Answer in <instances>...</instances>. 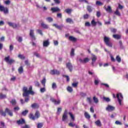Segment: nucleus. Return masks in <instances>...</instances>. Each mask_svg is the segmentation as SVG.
<instances>
[{"label":"nucleus","mask_w":128,"mask_h":128,"mask_svg":"<svg viewBox=\"0 0 128 128\" xmlns=\"http://www.w3.org/2000/svg\"><path fill=\"white\" fill-rule=\"evenodd\" d=\"M58 88V86H56V82H53L52 84V90H56Z\"/></svg>","instance_id":"obj_40"},{"label":"nucleus","mask_w":128,"mask_h":128,"mask_svg":"<svg viewBox=\"0 0 128 128\" xmlns=\"http://www.w3.org/2000/svg\"><path fill=\"white\" fill-rule=\"evenodd\" d=\"M8 24L10 26H12V28H18V25L16 24L12 23L10 22H8Z\"/></svg>","instance_id":"obj_17"},{"label":"nucleus","mask_w":128,"mask_h":128,"mask_svg":"<svg viewBox=\"0 0 128 128\" xmlns=\"http://www.w3.org/2000/svg\"><path fill=\"white\" fill-rule=\"evenodd\" d=\"M85 26H90V22H86L85 23Z\"/></svg>","instance_id":"obj_64"},{"label":"nucleus","mask_w":128,"mask_h":128,"mask_svg":"<svg viewBox=\"0 0 128 128\" xmlns=\"http://www.w3.org/2000/svg\"><path fill=\"white\" fill-rule=\"evenodd\" d=\"M16 124L19 126L20 124H26V120H24V118H21L16 121Z\"/></svg>","instance_id":"obj_12"},{"label":"nucleus","mask_w":128,"mask_h":128,"mask_svg":"<svg viewBox=\"0 0 128 128\" xmlns=\"http://www.w3.org/2000/svg\"><path fill=\"white\" fill-rule=\"evenodd\" d=\"M67 90L69 92H72V88L70 86H68L67 88Z\"/></svg>","instance_id":"obj_51"},{"label":"nucleus","mask_w":128,"mask_h":128,"mask_svg":"<svg viewBox=\"0 0 128 128\" xmlns=\"http://www.w3.org/2000/svg\"><path fill=\"white\" fill-rule=\"evenodd\" d=\"M70 55L71 56H74V49L73 48L71 50Z\"/></svg>","instance_id":"obj_48"},{"label":"nucleus","mask_w":128,"mask_h":128,"mask_svg":"<svg viewBox=\"0 0 128 128\" xmlns=\"http://www.w3.org/2000/svg\"><path fill=\"white\" fill-rule=\"evenodd\" d=\"M6 98V95L2 93H0V100H4V98Z\"/></svg>","instance_id":"obj_32"},{"label":"nucleus","mask_w":128,"mask_h":128,"mask_svg":"<svg viewBox=\"0 0 128 128\" xmlns=\"http://www.w3.org/2000/svg\"><path fill=\"white\" fill-rule=\"evenodd\" d=\"M52 26H54V28H58V30H62V26L58 25V24H52Z\"/></svg>","instance_id":"obj_29"},{"label":"nucleus","mask_w":128,"mask_h":128,"mask_svg":"<svg viewBox=\"0 0 128 128\" xmlns=\"http://www.w3.org/2000/svg\"><path fill=\"white\" fill-rule=\"evenodd\" d=\"M114 106L108 105V106L106 108V110H108V112H112L113 110H115Z\"/></svg>","instance_id":"obj_13"},{"label":"nucleus","mask_w":128,"mask_h":128,"mask_svg":"<svg viewBox=\"0 0 128 128\" xmlns=\"http://www.w3.org/2000/svg\"><path fill=\"white\" fill-rule=\"evenodd\" d=\"M28 110H26L22 112L21 114L22 116H26V114H28Z\"/></svg>","instance_id":"obj_30"},{"label":"nucleus","mask_w":128,"mask_h":128,"mask_svg":"<svg viewBox=\"0 0 128 128\" xmlns=\"http://www.w3.org/2000/svg\"><path fill=\"white\" fill-rule=\"evenodd\" d=\"M16 38L18 42H22V38L21 36L16 37Z\"/></svg>","instance_id":"obj_44"},{"label":"nucleus","mask_w":128,"mask_h":128,"mask_svg":"<svg viewBox=\"0 0 128 128\" xmlns=\"http://www.w3.org/2000/svg\"><path fill=\"white\" fill-rule=\"evenodd\" d=\"M18 72L20 74H22L24 72V68L22 67V66H21L18 68Z\"/></svg>","instance_id":"obj_27"},{"label":"nucleus","mask_w":128,"mask_h":128,"mask_svg":"<svg viewBox=\"0 0 128 128\" xmlns=\"http://www.w3.org/2000/svg\"><path fill=\"white\" fill-rule=\"evenodd\" d=\"M64 78H66V82H70V77L68 75H63Z\"/></svg>","instance_id":"obj_54"},{"label":"nucleus","mask_w":128,"mask_h":128,"mask_svg":"<svg viewBox=\"0 0 128 128\" xmlns=\"http://www.w3.org/2000/svg\"><path fill=\"white\" fill-rule=\"evenodd\" d=\"M0 12H3L5 14H8V8L6 7L0 5Z\"/></svg>","instance_id":"obj_5"},{"label":"nucleus","mask_w":128,"mask_h":128,"mask_svg":"<svg viewBox=\"0 0 128 128\" xmlns=\"http://www.w3.org/2000/svg\"><path fill=\"white\" fill-rule=\"evenodd\" d=\"M84 116L86 118H87V120H90V115L88 113V112H85L84 114Z\"/></svg>","instance_id":"obj_24"},{"label":"nucleus","mask_w":128,"mask_h":128,"mask_svg":"<svg viewBox=\"0 0 128 128\" xmlns=\"http://www.w3.org/2000/svg\"><path fill=\"white\" fill-rule=\"evenodd\" d=\"M93 100L94 101V102H95V104L98 103V99L97 98H96V96L93 97Z\"/></svg>","instance_id":"obj_42"},{"label":"nucleus","mask_w":128,"mask_h":128,"mask_svg":"<svg viewBox=\"0 0 128 128\" xmlns=\"http://www.w3.org/2000/svg\"><path fill=\"white\" fill-rule=\"evenodd\" d=\"M41 26H42L43 28H45V30L48 28V26L46 24L44 23V22L41 23Z\"/></svg>","instance_id":"obj_26"},{"label":"nucleus","mask_w":128,"mask_h":128,"mask_svg":"<svg viewBox=\"0 0 128 128\" xmlns=\"http://www.w3.org/2000/svg\"><path fill=\"white\" fill-rule=\"evenodd\" d=\"M57 18H62V13L57 14Z\"/></svg>","instance_id":"obj_59"},{"label":"nucleus","mask_w":128,"mask_h":128,"mask_svg":"<svg viewBox=\"0 0 128 128\" xmlns=\"http://www.w3.org/2000/svg\"><path fill=\"white\" fill-rule=\"evenodd\" d=\"M40 92H46V88H42L40 89Z\"/></svg>","instance_id":"obj_62"},{"label":"nucleus","mask_w":128,"mask_h":128,"mask_svg":"<svg viewBox=\"0 0 128 128\" xmlns=\"http://www.w3.org/2000/svg\"><path fill=\"white\" fill-rule=\"evenodd\" d=\"M66 120H68V110H65L62 117V122H64Z\"/></svg>","instance_id":"obj_9"},{"label":"nucleus","mask_w":128,"mask_h":128,"mask_svg":"<svg viewBox=\"0 0 128 128\" xmlns=\"http://www.w3.org/2000/svg\"><path fill=\"white\" fill-rule=\"evenodd\" d=\"M62 112V108H58L57 110L58 114H60Z\"/></svg>","instance_id":"obj_57"},{"label":"nucleus","mask_w":128,"mask_h":128,"mask_svg":"<svg viewBox=\"0 0 128 128\" xmlns=\"http://www.w3.org/2000/svg\"><path fill=\"white\" fill-rule=\"evenodd\" d=\"M86 100L88 102V104H92V98L88 97L86 98Z\"/></svg>","instance_id":"obj_41"},{"label":"nucleus","mask_w":128,"mask_h":128,"mask_svg":"<svg viewBox=\"0 0 128 128\" xmlns=\"http://www.w3.org/2000/svg\"><path fill=\"white\" fill-rule=\"evenodd\" d=\"M10 56H8L7 57H5L4 60L6 62H8L9 64H12L14 62V59H10Z\"/></svg>","instance_id":"obj_7"},{"label":"nucleus","mask_w":128,"mask_h":128,"mask_svg":"<svg viewBox=\"0 0 128 128\" xmlns=\"http://www.w3.org/2000/svg\"><path fill=\"white\" fill-rule=\"evenodd\" d=\"M96 6H104V4L99 0H97L96 2Z\"/></svg>","instance_id":"obj_21"},{"label":"nucleus","mask_w":128,"mask_h":128,"mask_svg":"<svg viewBox=\"0 0 128 128\" xmlns=\"http://www.w3.org/2000/svg\"><path fill=\"white\" fill-rule=\"evenodd\" d=\"M119 46L122 50L124 49V46L122 45V40L119 42Z\"/></svg>","instance_id":"obj_50"},{"label":"nucleus","mask_w":128,"mask_h":128,"mask_svg":"<svg viewBox=\"0 0 128 128\" xmlns=\"http://www.w3.org/2000/svg\"><path fill=\"white\" fill-rule=\"evenodd\" d=\"M94 124L96 126H102V122H100V120H97L94 122Z\"/></svg>","instance_id":"obj_23"},{"label":"nucleus","mask_w":128,"mask_h":128,"mask_svg":"<svg viewBox=\"0 0 128 128\" xmlns=\"http://www.w3.org/2000/svg\"><path fill=\"white\" fill-rule=\"evenodd\" d=\"M111 32H113V34H116V29L114 28H112L110 30Z\"/></svg>","instance_id":"obj_55"},{"label":"nucleus","mask_w":128,"mask_h":128,"mask_svg":"<svg viewBox=\"0 0 128 128\" xmlns=\"http://www.w3.org/2000/svg\"><path fill=\"white\" fill-rule=\"evenodd\" d=\"M66 22L67 24H74V20L70 18H67Z\"/></svg>","instance_id":"obj_22"},{"label":"nucleus","mask_w":128,"mask_h":128,"mask_svg":"<svg viewBox=\"0 0 128 128\" xmlns=\"http://www.w3.org/2000/svg\"><path fill=\"white\" fill-rule=\"evenodd\" d=\"M104 100H105V102H110V99L109 98L107 97H103Z\"/></svg>","instance_id":"obj_35"},{"label":"nucleus","mask_w":128,"mask_h":128,"mask_svg":"<svg viewBox=\"0 0 128 128\" xmlns=\"http://www.w3.org/2000/svg\"><path fill=\"white\" fill-rule=\"evenodd\" d=\"M96 55H94L92 54V66H94V62H96Z\"/></svg>","instance_id":"obj_14"},{"label":"nucleus","mask_w":128,"mask_h":128,"mask_svg":"<svg viewBox=\"0 0 128 128\" xmlns=\"http://www.w3.org/2000/svg\"><path fill=\"white\" fill-rule=\"evenodd\" d=\"M30 36L32 38V40H36V38L34 36V30H30Z\"/></svg>","instance_id":"obj_6"},{"label":"nucleus","mask_w":128,"mask_h":128,"mask_svg":"<svg viewBox=\"0 0 128 128\" xmlns=\"http://www.w3.org/2000/svg\"><path fill=\"white\" fill-rule=\"evenodd\" d=\"M22 92V96L24 98H25V100L24 101V100L22 99L20 100L22 104H24V102H28V100H30V94H32V96L34 94V92L32 90V86H30L29 88H28L26 86L23 87Z\"/></svg>","instance_id":"obj_1"},{"label":"nucleus","mask_w":128,"mask_h":128,"mask_svg":"<svg viewBox=\"0 0 128 128\" xmlns=\"http://www.w3.org/2000/svg\"><path fill=\"white\" fill-rule=\"evenodd\" d=\"M35 86H40V82L38 81L34 82Z\"/></svg>","instance_id":"obj_63"},{"label":"nucleus","mask_w":128,"mask_h":128,"mask_svg":"<svg viewBox=\"0 0 128 128\" xmlns=\"http://www.w3.org/2000/svg\"><path fill=\"white\" fill-rule=\"evenodd\" d=\"M50 74H52V76H54V74H56V76H60V72L57 70H50Z\"/></svg>","instance_id":"obj_10"},{"label":"nucleus","mask_w":128,"mask_h":128,"mask_svg":"<svg viewBox=\"0 0 128 128\" xmlns=\"http://www.w3.org/2000/svg\"><path fill=\"white\" fill-rule=\"evenodd\" d=\"M96 16L97 18H100L101 16L100 12L97 11L96 14Z\"/></svg>","instance_id":"obj_58"},{"label":"nucleus","mask_w":128,"mask_h":128,"mask_svg":"<svg viewBox=\"0 0 128 128\" xmlns=\"http://www.w3.org/2000/svg\"><path fill=\"white\" fill-rule=\"evenodd\" d=\"M68 38H69V40H70V42H74L76 40V38L72 36H70Z\"/></svg>","instance_id":"obj_28"},{"label":"nucleus","mask_w":128,"mask_h":128,"mask_svg":"<svg viewBox=\"0 0 128 128\" xmlns=\"http://www.w3.org/2000/svg\"><path fill=\"white\" fill-rule=\"evenodd\" d=\"M66 68H68V70H69V72H72L74 67L72 66V63H70V62L66 63Z\"/></svg>","instance_id":"obj_8"},{"label":"nucleus","mask_w":128,"mask_h":128,"mask_svg":"<svg viewBox=\"0 0 128 128\" xmlns=\"http://www.w3.org/2000/svg\"><path fill=\"white\" fill-rule=\"evenodd\" d=\"M46 20H48V22H53V20H54V19L52 17H48L46 18Z\"/></svg>","instance_id":"obj_47"},{"label":"nucleus","mask_w":128,"mask_h":128,"mask_svg":"<svg viewBox=\"0 0 128 128\" xmlns=\"http://www.w3.org/2000/svg\"><path fill=\"white\" fill-rule=\"evenodd\" d=\"M8 114V116H14V114H12V112L8 108H6L5 110V112L2 111V110H0V114L4 116H6V113Z\"/></svg>","instance_id":"obj_3"},{"label":"nucleus","mask_w":128,"mask_h":128,"mask_svg":"<svg viewBox=\"0 0 128 128\" xmlns=\"http://www.w3.org/2000/svg\"><path fill=\"white\" fill-rule=\"evenodd\" d=\"M100 82L98 81V80H95L94 82V84H95V86H98V84Z\"/></svg>","instance_id":"obj_61"},{"label":"nucleus","mask_w":128,"mask_h":128,"mask_svg":"<svg viewBox=\"0 0 128 128\" xmlns=\"http://www.w3.org/2000/svg\"><path fill=\"white\" fill-rule=\"evenodd\" d=\"M50 100L53 102L54 104H60V100H58L57 101L56 100V99L52 98H50Z\"/></svg>","instance_id":"obj_11"},{"label":"nucleus","mask_w":128,"mask_h":128,"mask_svg":"<svg viewBox=\"0 0 128 128\" xmlns=\"http://www.w3.org/2000/svg\"><path fill=\"white\" fill-rule=\"evenodd\" d=\"M68 114H70L72 122H74V114H72L70 112H69Z\"/></svg>","instance_id":"obj_37"},{"label":"nucleus","mask_w":128,"mask_h":128,"mask_svg":"<svg viewBox=\"0 0 128 128\" xmlns=\"http://www.w3.org/2000/svg\"><path fill=\"white\" fill-rule=\"evenodd\" d=\"M115 14H116V16H120V12H118V9L117 8L116 10V12H114Z\"/></svg>","instance_id":"obj_45"},{"label":"nucleus","mask_w":128,"mask_h":128,"mask_svg":"<svg viewBox=\"0 0 128 128\" xmlns=\"http://www.w3.org/2000/svg\"><path fill=\"white\" fill-rule=\"evenodd\" d=\"M44 126V124L42 123H38L37 125V128H42Z\"/></svg>","instance_id":"obj_49"},{"label":"nucleus","mask_w":128,"mask_h":128,"mask_svg":"<svg viewBox=\"0 0 128 128\" xmlns=\"http://www.w3.org/2000/svg\"><path fill=\"white\" fill-rule=\"evenodd\" d=\"M65 12H66V14H72V10L70 8L66 9Z\"/></svg>","instance_id":"obj_34"},{"label":"nucleus","mask_w":128,"mask_h":128,"mask_svg":"<svg viewBox=\"0 0 128 128\" xmlns=\"http://www.w3.org/2000/svg\"><path fill=\"white\" fill-rule=\"evenodd\" d=\"M84 62L85 64H86V62H90V59L88 58H86L84 59Z\"/></svg>","instance_id":"obj_56"},{"label":"nucleus","mask_w":128,"mask_h":128,"mask_svg":"<svg viewBox=\"0 0 128 128\" xmlns=\"http://www.w3.org/2000/svg\"><path fill=\"white\" fill-rule=\"evenodd\" d=\"M104 8L106 10L107 12H110V14H112V7L110 6H108L107 8H106V6H104Z\"/></svg>","instance_id":"obj_16"},{"label":"nucleus","mask_w":128,"mask_h":128,"mask_svg":"<svg viewBox=\"0 0 128 128\" xmlns=\"http://www.w3.org/2000/svg\"><path fill=\"white\" fill-rule=\"evenodd\" d=\"M104 42H105L106 46H109V48H112V44L110 41V38L105 36L104 38Z\"/></svg>","instance_id":"obj_4"},{"label":"nucleus","mask_w":128,"mask_h":128,"mask_svg":"<svg viewBox=\"0 0 128 128\" xmlns=\"http://www.w3.org/2000/svg\"><path fill=\"white\" fill-rule=\"evenodd\" d=\"M40 113L38 110H36V112L34 115L32 113H30L28 116L29 118H30V120H34L36 119L38 120V118H40Z\"/></svg>","instance_id":"obj_2"},{"label":"nucleus","mask_w":128,"mask_h":128,"mask_svg":"<svg viewBox=\"0 0 128 128\" xmlns=\"http://www.w3.org/2000/svg\"><path fill=\"white\" fill-rule=\"evenodd\" d=\"M51 10L52 13L54 12H60V9L58 7L52 8H51Z\"/></svg>","instance_id":"obj_15"},{"label":"nucleus","mask_w":128,"mask_h":128,"mask_svg":"<svg viewBox=\"0 0 128 128\" xmlns=\"http://www.w3.org/2000/svg\"><path fill=\"white\" fill-rule=\"evenodd\" d=\"M68 126H70V128H74V126H75L76 128H80L78 125L76 124L72 123V122H70L68 124Z\"/></svg>","instance_id":"obj_18"},{"label":"nucleus","mask_w":128,"mask_h":128,"mask_svg":"<svg viewBox=\"0 0 128 128\" xmlns=\"http://www.w3.org/2000/svg\"><path fill=\"white\" fill-rule=\"evenodd\" d=\"M84 20H88V14H86L84 15Z\"/></svg>","instance_id":"obj_60"},{"label":"nucleus","mask_w":128,"mask_h":128,"mask_svg":"<svg viewBox=\"0 0 128 128\" xmlns=\"http://www.w3.org/2000/svg\"><path fill=\"white\" fill-rule=\"evenodd\" d=\"M91 24L92 26H96V21H94V20H92Z\"/></svg>","instance_id":"obj_53"},{"label":"nucleus","mask_w":128,"mask_h":128,"mask_svg":"<svg viewBox=\"0 0 128 128\" xmlns=\"http://www.w3.org/2000/svg\"><path fill=\"white\" fill-rule=\"evenodd\" d=\"M10 103L12 104V106H14L16 104V100H12L11 101H10Z\"/></svg>","instance_id":"obj_39"},{"label":"nucleus","mask_w":128,"mask_h":128,"mask_svg":"<svg viewBox=\"0 0 128 128\" xmlns=\"http://www.w3.org/2000/svg\"><path fill=\"white\" fill-rule=\"evenodd\" d=\"M31 107L32 108H40V106H38V104L37 103H34L33 104H32Z\"/></svg>","instance_id":"obj_20"},{"label":"nucleus","mask_w":128,"mask_h":128,"mask_svg":"<svg viewBox=\"0 0 128 128\" xmlns=\"http://www.w3.org/2000/svg\"><path fill=\"white\" fill-rule=\"evenodd\" d=\"M116 60L118 62H122V58H120V56H116Z\"/></svg>","instance_id":"obj_38"},{"label":"nucleus","mask_w":128,"mask_h":128,"mask_svg":"<svg viewBox=\"0 0 128 128\" xmlns=\"http://www.w3.org/2000/svg\"><path fill=\"white\" fill-rule=\"evenodd\" d=\"M113 38H116V40H120V38H122V36L118 34H114Z\"/></svg>","instance_id":"obj_25"},{"label":"nucleus","mask_w":128,"mask_h":128,"mask_svg":"<svg viewBox=\"0 0 128 128\" xmlns=\"http://www.w3.org/2000/svg\"><path fill=\"white\" fill-rule=\"evenodd\" d=\"M46 78H44L41 81V84H42L43 86H46Z\"/></svg>","instance_id":"obj_31"},{"label":"nucleus","mask_w":128,"mask_h":128,"mask_svg":"<svg viewBox=\"0 0 128 128\" xmlns=\"http://www.w3.org/2000/svg\"><path fill=\"white\" fill-rule=\"evenodd\" d=\"M115 124H117L118 126H122V122H120L118 120H116L115 122Z\"/></svg>","instance_id":"obj_52"},{"label":"nucleus","mask_w":128,"mask_h":128,"mask_svg":"<svg viewBox=\"0 0 128 128\" xmlns=\"http://www.w3.org/2000/svg\"><path fill=\"white\" fill-rule=\"evenodd\" d=\"M116 98H117L118 100V102L120 106H122V100H120V94H116Z\"/></svg>","instance_id":"obj_36"},{"label":"nucleus","mask_w":128,"mask_h":128,"mask_svg":"<svg viewBox=\"0 0 128 128\" xmlns=\"http://www.w3.org/2000/svg\"><path fill=\"white\" fill-rule=\"evenodd\" d=\"M87 10H88V12H92V8L90 6H87Z\"/></svg>","instance_id":"obj_33"},{"label":"nucleus","mask_w":128,"mask_h":128,"mask_svg":"<svg viewBox=\"0 0 128 128\" xmlns=\"http://www.w3.org/2000/svg\"><path fill=\"white\" fill-rule=\"evenodd\" d=\"M78 82H74L72 84V86L73 88H78Z\"/></svg>","instance_id":"obj_46"},{"label":"nucleus","mask_w":128,"mask_h":128,"mask_svg":"<svg viewBox=\"0 0 128 128\" xmlns=\"http://www.w3.org/2000/svg\"><path fill=\"white\" fill-rule=\"evenodd\" d=\"M18 58H20V60H25L26 57L22 55V54H18Z\"/></svg>","instance_id":"obj_43"},{"label":"nucleus","mask_w":128,"mask_h":128,"mask_svg":"<svg viewBox=\"0 0 128 128\" xmlns=\"http://www.w3.org/2000/svg\"><path fill=\"white\" fill-rule=\"evenodd\" d=\"M43 46H50V41L48 40H44L43 42Z\"/></svg>","instance_id":"obj_19"}]
</instances>
